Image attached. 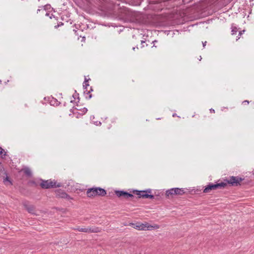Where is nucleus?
<instances>
[{"label": "nucleus", "mask_w": 254, "mask_h": 254, "mask_svg": "<svg viewBox=\"0 0 254 254\" xmlns=\"http://www.w3.org/2000/svg\"><path fill=\"white\" fill-rule=\"evenodd\" d=\"M88 197H91L97 195L105 196L106 194V190L101 188H92L88 189L86 192Z\"/></svg>", "instance_id": "nucleus-1"}, {"label": "nucleus", "mask_w": 254, "mask_h": 254, "mask_svg": "<svg viewBox=\"0 0 254 254\" xmlns=\"http://www.w3.org/2000/svg\"><path fill=\"white\" fill-rule=\"evenodd\" d=\"M40 186L42 189H48L50 188H59L62 186L61 183H57L55 180H41Z\"/></svg>", "instance_id": "nucleus-2"}, {"label": "nucleus", "mask_w": 254, "mask_h": 254, "mask_svg": "<svg viewBox=\"0 0 254 254\" xmlns=\"http://www.w3.org/2000/svg\"><path fill=\"white\" fill-rule=\"evenodd\" d=\"M227 185V184L224 182L217 183L215 184L209 183V184L205 187L203 190V192L209 193L212 190H215L217 189H223L225 188Z\"/></svg>", "instance_id": "nucleus-3"}, {"label": "nucleus", "mask_w": 254, "mask_h": 254, "mask_svg": "<svg viewBox=\"0 0 254 254\" xmlns=\"http://www.w3.org/2000/svg\"><path fill=\"white\" fill-rule=\"evenodd\" d=\"M132 192L133 194L137 195L139 198H149L150 199H153L154 198V196L153 195L150 194V193H151V190L150 189H148L145 190H134Z\"/></svg>", "instance_id": "nucleus-4"}, {"label": "nucleus", "mask_w": 254, "mask_h": 254, "mask_svg": "<svg viewBox=\"0 0 254 254\" xmlns=\"http://www.w3.org/2000/svg\"><path fill=\"white\" fill-rule=\"evenodd\" d=\"M243 180H244V179L238 176H232L227 180V183L230 184L232 186H238L240 185V183Z\"/></svg>", "instance_id": "nucleus-5"}, {"label": "nucleus", "mask_w": 254, "mask_h": 254, "mask_svg": "<svg viewBox=\"0 0 254 254\" xmlns=\"http://www.w3.org/2000/svg\"><path fill=\"white\" fill-rule=\"evenodd\" d=\"M75 230L79 232L84 233H98L100 231V229L98 227H87V228H80L78 227Z\"/></svg>", "instance_id": "nucleus-6"}, {"label": "nucleus", "mask_w": 254, "mask_h": 254, "mask_svg": "<svg viewBox=\"0 0 254 254\" xmlns=\"http://www.w3.org/2000/svg\"><path fill=\"white\" fill-rule=\"evenodd\" d=\"M115 193L119 197H123L124 198H128L129 197L133 198L134 196L132 194L128 193L127 191L117 190L115 191Z\"/></svg>", "instance_id": "nucleus-7"}, {"label": "nucleus", "mask_w": 254, "mask_h": 254, "mask_svg": "<svg viewBox=\"0 0 254 254\" xmlns=\"http://www.w3.org/2000/svg\"><path fill=\"white\" fill-rule=\"evenodd\" d=\"M56 196L59 198H63L67 199H71L70 196L62 190H58L56 191Z\"/></svg>", "instance_id": "nucleus-8"}, {"label": "nucleus", "mask_w": 254, "mask_h": 254, "mask_svg": "<svg viewBox=\"0 0 254 254\" xmlns=\"http://www.w3.org/2000/svg\"><path fill=\"white\" fill-rule=\"evenodd\" d=\"M87 111L86 108H81L79 106L77 105V107L73 109V114H78L80 115L85 114Z\"/></svg>", "instance_id": "nucleus-9"}, {"label": "nucleus", "mask_w": 254, "mask_h": 254, "mask_svg": "<svg viewBox=\"0 0 254 254\" xmlns=\"http://www.w3.org/2000/svg\"><path fill=\"white\" fill-rule=\"evenodd\" d=\"M149 226H147V224H140V225H136L134 228L138 229L140 230H146V229H148V228Z\"/></svg>", "instance_id": "nucleus-10"}, {"label": "nucleus", "mask_w": 254, "mask_h": 254, "mask_svg": "<svg viewBox=\"0 0 254 254\" xmlns=\"http://www.w3.org/2000/svg\"><path fill=\"white\" fill-rule=\"evenodd\" d=\"M175 194L178 195H182L185 193V191L183 189L175 188Z\"/></svg>", "instance_id": "nucleus-11"}, {"label": "nucleus", "mask_w": 254, "mask_h": 254, "mask_svg": "<svg viewBox=\"0 0 254 254\" xmlns=\"http://www.w3.org/2000/svg\"><path fill=\"white\" fill-rule=\"evenodd\" d=\"M175 188L171 189L166 191V194L169 197L170 195L172 196L173 195H175Z\"/></svg>", "instance_id": "nucleus-12"}, {"label": "nucleus", "mask_w": 254, "mask_h": 254, "mask_svg": "<svg viewBox=\"0 0 254 254\" xmlns=\"http://www.w3.org/2000/svg\"><path fill=\"white\" fill-rule=\"evenodd\" d=\"M0 175L3 178L5 177V176H6V173L4 171V168L0 162Z\"/></svg>", "instance_id": "nucleus-13"}, {"label": "nucleus", "mask_w": 254, "mask_h": 254, "mask_svg": "<svg viewBox=\"0 0 254 254\" xmlns=\"http://www.w3.org/2000/svg\"><path fill=\"white\" fill-rule=\"evenodd\" d=\"M50 104L54 106H58L59 105L60 102L56 99L52 98V100L50 101Z\"/></svg>", "instance_id": "nucleus-14"}, {"label": "nucleus", "mask_w": 254, "mask_h": 254, "mask_svg": "<svg viewBox=\"0 0 254 254\" xmlns=\"http://www.w3.org/2000/svg\"><path fill=\"white\" fill-rule=\"evenodd\" d=\"M21 171H22L25 175L27 176H30L31 174V171L28 168H24L21 170Z\"/></svg>", "instance_id": "nucleus-15"}, {"label": "nucleus", "mask_w": 254, "mask_h": 254, "mask_svg": "<svg viewBox=\"0 0 254 254\" xmlns=\"http://www.w3.org/2000/svg\"><path fill=\"white\" fill-rule=\"evenodd\" d=\"M231 29H232L231 34L232 35L235 34L237 31V27L236 26H233V25H232V27H231Z\"/></svg>", "instance_id": "nucleus-16"}, {"label": "nucleus", "mask_w": 254, "mask_h": 254, "mask_svg": "<svg viewBox=\"0 0 254 254\" xmlns=\"http://www.w3.org/2000/svg\"><path fill=\"white\" fill-rule=\"evenodd\" d=\"M39 12H41L42 14H44L45 15H48V13L47 12L46 9L42 7L41 9H38L37 10V13H39Z\"/></svg>", "instance_id": "nucleus-17"}, {"label": "nucleus", "mask_w": 254, "mask_h": 254, "mask_svg": "<svg viewBox=\"0 0 254 254\" xmlns=\"http://www.w3.org/2000/svg\"><path fill=\"white\" fill-rule=\"evenodd\" d=\"M0 155H1V157L2 158H3L6 155L5 152L1 147H0Z\"/></svg>", "instance_id": "nucleus-18"}, {"label": "nucleus", "mask_w": 254, "mask_h": 254, "mask_svg": "<svg viewBox=\"0 0 254 254\" xmlns=\"http://www.w3.org/2000/svg\"><path fill=\"white\" fill-rule=\"evenodd\" d=\"M89 80H90V79H87L86 78L85 79V81L83 82V87H85V88H86L87 86H89V84L87 83Z\"/></svg>", "instance_id": "nucleus-19"}, {"label": "nucleus", "mask_w": 254, "mask_h": 254, "mask_svg": "<svg viewBox=\"0 0 254 254\" xmlns=\"http://www.w3.org/2000/svg\"><path fill=\"white\" fill-rule=\"evenodd\" d=\"M25 207L26 208L27 210L29 213H31L32 209L30 207H28L27 205L25 204H24Z\"/></svg>", "instance_id": "nucleus-20"}, {"label": "nucleus", "mask_w": 254, "mask_h": 254, "mask_svg": "<svg viewBox=\"0 0 254 254\" xmlns=\"http://www.w3.org/2000/svg\"><path fill=\"white\" fill-rule=\"evenodd\" d=\"M87 94L88 95V97H86L87 98H88V99H90L92 97V95L90 94V91H89Z\"/></svg>", "instance_id": "nucleus-21"}, {"label": "nucleus", "mask_w": 254, "mask_h": 254, "mask_svg": "<svg viewBox=\"0 0 254 254\" xmlns=\"http://www.w3.org/2000/svg\"><path fill=\"white\" fill-rule=\"evenodd\" d=\"M145 43V42L144 41H143V40L141 41V44L142 45L141 47H143L144 46V43Z\"/></svg>", "instance_id": "nucleus-22"}, {"label": "nucleus", "mask_w": 254, "mask_h": 254, "mask_svg": "<svg viewBox=\"0 0 254 254\" xmlns=\"http://www.w3.org/2000/svg\"><path fill=\"white\" fill-rule=\"evenodd\" d=\"M206 41H205L204 42H202V45H203V48H204L205 46H206Z\"/></svg>", "instance_id": "nucleus-23"}, {"label": "nucleus", "mask_w": 254, "mask_h": 254, "mask_svg": "<svg viewBox=\"0 0 254 254\" xmlns=\"http://www.w3.org/2000/svg\"><path fill=\"white\" fill-rule=\"evenodd\" d=\"M78 95V94H77L76 93H75L73 95V97L75 99L76 96Z\"/></svg>", "instance_id": "nucleus-24"}, {"label": "nucleus", "mask_w": 254, "mask_h": 254, "mask_svg": "<svg viewBox=\"0 0 254 254\" xmlns=\"http://www.w3.org/2000/svg\"><path fill=\"white\" fill-rule=\"evenodd\" d=\"M243 103H247V104H248L249 103V101H248V100H245Z\"/></svg>", "instance_id": "nucleus-25"}, {"label": "nucleus", "mask_w": 254, "mask_h": 254, "mask_svg": "<svg viewBox=\"0 0 254 254\" xmlns=\"http://www.w3.org/2000/svg\"><path fill=\"white\" fill-rule=\"evenodd\" d=\"M8 181V178L7 177H6L5 179H4V180H3V182H5V181Z\"/></svg>", "instance_id": "nucleus-26"}, {"label": "nucleus", "mask_w": 254, "mask_h": 254, "mask_svg": "<svg viewBox=\"0 0 254 254\" xmlns=\"http://www.w3.org/2000/svg\"><path fill=\"white\" fill-rule=\"evenodd\" d=\"M210 112L211 113H215V111H214V109H211L210 110Z\"/></svg>", "instance_id": "nucleus-27"}, {"label": "nucleus", "mask_w": 254, "mask_h": 254, "mask_svg": "<svg viewBox=\"0 0 254 254\" xmlns=\"http://www.w3.org/2000/svg\"><path fill=\"white\" fill-rule=\"evenodd\" d=\"M245 32V30L241 31L239 32V35H241L243 34V32Z\"/></svg>", "instance_id": "nucleus-28"}, {"label": "nucleus", "mask_w": 254, "mask_h": 254, "mask_svg": "<svg viewBox=\"0 0 254 254\" xmlns=\"http://www.w3.org/2000/svg\"><path fill=\"white\" fill-rule=\"evenodd\" d=\"M59 26V25H56L55 27V28H57V27H58Z\"/></svg>", "instance_id": "nucleus-29"}, {"label": "nucleus", "mask_w": 254, "mask_h": 254, "mask_svg": "<svg viewBox=\"0 0 254 254\" xmlns=\"http://www.w3.org/2000/svg\"><path fill=\"white\" fill-rule=\"evenodd\" d=\"M201 59H202V58H201V56H200V58H199V60H201Z\"/></svg>", "instance_id": "nucleus-30"}, {"label": "nucleus", "mask_w": 254, "mask_h": 254, "mask_svg": "<svg viewBox=\"0 0 254 254\" xmlns=\"http://www.w3.org/2000/svg\"><path fill=\"white\" fill-rule=\"evenodd\" d=\"M201 59H202V58H201V56H200V58H199V60H201Z\"/></svg>", "instance_id": "nucleus-31"}, {"label": "nucleus", "mask_w": 254, "mask_h": 254, "mask_svg": "<svg viewBox=\"0 0 254 254\" xmlns=\"http://www.w3.org/2000/svg\"><path fill=\"white\" fill-rule=\"evenodd\" d=\"M135 47H133V48H132V50H135Z\"/></svg>", "instance_id": "nucleus-32"}, {"label": "nucleus", "mask_w": 254, "mask_h": 254, "mask_svg": "<svg viewBox=\"0 0 254 254\" xmlns=\"http://www.w3.org/2000/svg\"><path fill=\"white\" fill-rule=\"evenodd\" d=\"M90 90H91V91H92V90H92V87H90Z\"/></svg>", "instance_id": "nucleus-33"}, {"label": "nucleus", "mask_w": 254, "mask_h": 254, "mask_svg": "<svg viewBox=\"0 0 254 254\" xmlns=\"http://www.w3.org/2000/svg\"><path fill=\"white\" fill-rule=\"evenodd\" d=\"M38 0L39 1V0Z\"/></svg>", "instance_id": "nucleus-34"}]
</instances>
